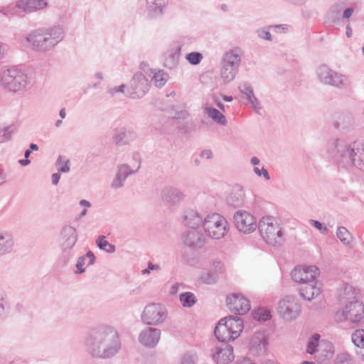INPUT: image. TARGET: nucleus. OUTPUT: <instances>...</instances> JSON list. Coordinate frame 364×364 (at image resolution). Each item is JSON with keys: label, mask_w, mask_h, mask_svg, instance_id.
<instances>
[{"label": "nucleus", "mask_w": 364, "mask_h": 364, "mask_svg": "<svg viewBox=\"0 0 364 364\" xmlns=\"http://www.w3.org/2000/svg\"><path fill=\"white\" fill-rule=\"evenodd\" d=\"M85 344L89 355L101 359L111 358L121 349L118 332L109 326H100L90 331Z\"/></svg>", "instance_id": "1"}, {"label": "nucleus", "mask_w": 364, "mask_h": 364, "mask_svg": "<svg viewBox=\"0 0 364 364\" xmlns=\"http://www.w3.org/2000/svg\"><path fill=\"white\" fill-rule=\"evenodd\" d=\"M329 151L340 165L345 168L353 166L364 172V144H350L343 140L337 139Z\"/></svg>", "instance_id": "2"}, {"label": "nucleus", "mask_w": 364, "mask_h": 364, "mask_svg": "<svg viewBox=\"0 0 364 364\" xmlns=\"http://www.w3.org/2000/svg\"><path fill=\"white\" fill-rule=\"evenodd\" d=\"M64 37L60 27L36 29L25 37L26 46L38 52H47L54 48Z\"/></svg>", "instance_id": "3"}, {"label": "nucleus", "mask_w": 364, "mask_h": 364, "mask_svg": "<svg viewBox=\"0 0 364 364\" xmlns=\"http://www.w3.org/2000/svg\"><path fill=\"white\" fill-rule=\"evenodd\" d=\"M242 329V320L238 316H230L219 321L214 333L219 341L227 343L238 338Z\"/></svg>", "instance_id": "4"}, {"label": "nucleus", "mask_w": 364, "mask_h": 364, "mask_svg": "<svg viewBox=\"0 0 364 364\" xmlns=\"http://www.w3.org/2000/svg\"><path fill=\"white\" fill-rule=\"evenodd\" d=\"M258 228L267 243L275 246L282 244L283 232L278 222L271 216L262 217L258 223Z\"/></svg>", "instance_id": "5"}, {"label": "nucleus", "mask_w": 364, "mask_h": 364, "mask_svg": "<svg viewBox=\"0 0 364 364\" xmlns=\"http://www.w3.org/2000/svg\"><path fill=\"white\" fill-rule=\"evenodd\" d=\"M242 51L240 48H234L227 51L222 60L220 76L225 82L232 81L241 63Z\"/></svg>", "instance_id": "6"}, {"label": "nucleus", "mask_w": 364, "mask_h": 364, "mask_svg": "<svg viewBox=\"0 0 364 364\" xmlns=\"http://www.w3.org/2000/svg\"><path fill=\"white\" fill-rule=\"evenodd\" d=\"M203 226L206 234L215 240L224 237L228 231V221L223 215L216 213L205 217Z\"/></svg>", "instance_id": "7"}, {"label": "nucleus", "mask_w": 364, "mask_h": 364, "mask_svg": "<svg viewBox=\"0 0 364 364\" xmlns=\"http://www.w3.org/2000/svg\"><path fill=\"white\" fill-rule=\"evenodd\" d=\"M27 75L16 67H12L4 71L1 77V82L4 87L14 92L24 89L27 85Z\"/></svg>", "instance_id": "8"}, {"label": "nucleus", "mask_w": 364, "mask_h": 364, "mask_svg": "<svg viewBox=\"0 0 364 364\" xmlns=\"http://www.w3.org/2000/svg\"><path fill=\"white\" fill-rule=\"evenodd\" d=\"M166 309L160 304H147L141 314V321L149 326H158L167 318Z\"/></svg>", "instance_id": "9"}, {"label": "nucleus", "mask_w": 364, "mask_h": 364, "mask_svg": "<svg viewBox=\"0 0 364 364\" xmlns=\"http://www.w3.org/2000/svg\"><path fill=\"white\" fill-rule=\"evenodd\" d=\"M316 73L319 80L325 85L343 88L350 84V80L347 76L332 70L326 65H320L316 70Z\"/></svg>", "instance_id": "10"}, {"label": "nucleus", "mask_w": 364, "mask_h": 364, "mask_svg": "<svg viewBox=\"0 0 364 364\" xmlns=\"http://www.w3.org/2000/svg\"><path fill=\"white\" fill-rule=\"evenodd\" d=\"M279 314L286 321L296 319L301 313V305L293 296H287L278 303Z\"/></svg>", "instance_id": "11"}, {"label": "nucleus", "mask_w": 364, "mask_h": 364, "mask_svg": "<svg viewBox=\"0 0 364 364\" xmlns=\"http://www.w3.org/2000/svg\"><path fill=\"white\" fill-rule=\"evenodd\" d=\"M77 230L70 225H64L60 232L59 245L63 254L69 256L77 241Z\"/></svg>", "instance_id": "12"}, {"label": "nucleus", "mask_w": 364, "mask_h": 364, "mask_svg": "<svg viewBox=\"0 0 364 364\" xmlns=\"http://www.w3.org/2000/svg\"><path fill=\"white\" fill-rule=\"evenodd\" d=\"M236 228L245 234H250L254 232L257 227L255 218L249 212L237 210L233 216Z\"/></svg>", "instance_id": "13"}, {"label": "nucleus", "mask_w": 364, "mask_h": 364, "mask_svg": "<svg viewBox=\"0 0 364 364\" xmlns=\"http://www.w3.org/2000/svg\"><path fill=\"white\" fill-rule=\"evenodd\" d=\"M149 84L148 80L141 73H136L129 83L128 92L133 99L142 97L149 90Z\"/></svg>", "instance_id": "14"}, {"label": "nucleus", "mask_w": 364, "mask_h": 364, "mask_svg": "<svg viewBox=\"0 0 364 364\" xmlns=\"http://www.w3.org/2000/svg\"><path fill=\"white\" fill-rule=\"evenodd\" d=\"M319 274V269L316 266L311 265L304 267H295L291 272V275L294 282L304 284V282H313Z\"/></svg>", "instance_id": "15"}, {"label": "nucleus", "mask_w": 364, "mask_h": 364, "mask_svg": "<svg viewBox=\"0 0 364 364\" xmlns=\"http://www.w3.org/2000/svg\"><path fill=\"white\" fill-rule=\"evenodd\" d=\"M342 314L346 320L353 323L358 322L364 316V305L361 301L354 299L346 304Z\"/></svg>", "instance_id": "16"}, {"label": "nucleus", "mask_w": 364, "mask_h": 364, "mask_svg": "<svg viewBox=\"0 0 364 364\" xmlns=\"http://www.w3.org/2000/svg\"><path fill=\"white\" fill-rule=\"evenodd\" d=\"M229 310L235 314L242 315L250 309V301L240 294H233L226 299Z\"/></svg>", "instance_id": "17"}, {"label": "nucleus", "mask_w": 364, "mask_h": 364, "mask_svg": "<svg viewBox=\"0 0 364 364\" xmlns=\"http://www.w3.org/2000/svg\"><path fill=\"white\" fill-rule=\"evenodd\" d=\"M185 194L178 188L167 186L161 191V198L163 203L168 207H176L183 201Z\"/></svg>", "instance_id": "18"}, {"label": "nucleus", "mask_w": 364, "mask_h": 364, "mask_svg": "<svg viewBox=\"0 0 364 364\" xmlns=\"http://www.w3.org/2000/svg\"><path fill=\"white\" fill-rule=\"evenodd\" d=\"M161 330L154 327H146L139 334V342L149 348H154L161 338Z\"/></svg>", "instance_id": "19"}, {"label": "nucleus", "mask_w": 364, "mask_h": 364, "mask_svg": "<svg viewBox=\"0 0 364 364\" xmlns=\"http://www.w3.org/2000/svg\"><path fill=\"white\" fill-rule=\"evenodd\" d=\"M139 168V161L138 162L135 170L132 169L129 166L125 164L118 165L117 171L115 177L112 182L111 187L114 189H117L122 187L127 178L129 175L136 173Z\"/></svg>", "instance_id": "20"}, {"label": "nucleus", "mask_w": 364, "mask_h": 364, "mask_svg": "<svg viewBox=\"0 0 364 364\" xmlns=\"http://www.w3.org/2000/svg\"><path fill=\"white\" fill-rule=\"evenodd\" d=\"M185 245L192 249H199L204 246L205 238L203 234L196 230L185 232L182 235Z\"/></svg>", "instance_id": "21"}, {"label": "nucleus", "mask_w": 364, "mask_h": 364, "mask_svg": "<svg viewBox=\"0 0 364 364\" xmlns=\"http://www.w3.org/2000/svg\"><path fill=\"white\" fill-rule=\"evenodd\" d=\"M212 357L218 364L231 362L234 360L233 348L230 345H225L223 348L215 347Z\"/></svg>", "instance_id": "22"}, {"label": "nucleus", "mask_w": 364, "mask_h": 364, "mask_svg": "<svg viewBox=\"0 0 364 364\" xmlns=\"http://www.w3.org/2000/svg\"><path fill=\"white\" fill-rule=\"evenodd\" d=\"M203 219L200 213L193 209L186 210L183 215L184 225L193 229L203 225Z\"/></svg>", "instance_id": "23"}, {"label": "nucleus", "mask_w": 364, "mask_h": 364, "mask_svg": "<svg viewBox=\"0 0 364 364\" xmlns=\"http://www.w3.org/2000/svg\"><path fill=\"white\" fill-rule=\"evenodd\" d=\"M239 90L240 92L246 96V99L252 108L257 113H259L261 109L260 103L257 98L255 97L252 87L248 82H242L239 85Z\"/></svg>", "instance_id": "24"}, {"label": "nucleus", "mask_w": 364, "mask_h": 364, "mask_svg": "<svg viewBox=\"0 0 364 364\" xmlns=\"http://www.w3.org/2000/svg\"><path fill=\"white\" fill-rule=\"evenodd\" d=\"M300 295L305 299L311 301L315 297L320 295L321 291L320 287L317 286V282L314 280L313 282H304L299 290Z\"/></svg>", "instance_id": "25"}, {"label": "nucleus", "mask_w": 364, "mask_h": 364, "mask_svg": "<svg viewBox=\"0 0 364 364\" xmlns=\"http://www.w3.org/2000/svg\"><path fill=\"white\" fill-rule=\"evenodd\" d=\"M14 247L13 235L7 231L0 232V256L11 253Z\"/></svg>", "instance_id": "26"}, {"label": "nucleus", "mask_w": 364, "mask_h": 364, "mask_svg": "<svg viewBox=\"0 0 364 364\" xmlns=\"http://www.w3.org/2000/svg\"><path fill=\"white\" fill-rule=\"evenodd\" d=\"M46 0H19L16 6L26 12H33L43 9L47 6Z\"/></svg>", "instance_id": "27"}, {"label": "nucleus", "mask_w": 364, "mask_h": 364, "mask_svg": "<svg viewBox=\"0 0 364 364\" xmlns=\"http://www.w3.org/2000/svg\"><path fill=\"white\" fill-rule=\"evenodd\" d=\"M245 202V191L240 186H235L227 198L229 205L237 208L243 205Z\"/></svg>", "instance_id": "28"}, {"label": "nucleus", "mask_w": 364, "mask_h": 364, "mask_svg": "<svg viewBox=\"0 0 364 364\" xmlns=\"http://www.w3.org/2000/svg\"><path fill=\"white\" fill-rule=\"evenodd\" d=\"M250 350L257 355H260L266 351L267 341L266 338L259 333L255 334L250 341Z\"/></svg>", "instance_id": "29"}, {"label": "nucleus", "mask_w": 364, "mask_h": 364, "mask_svg": "<svg viewBox=\"0 0 364 364\" xmlns=\"http://www.w3.org/2000/svg\"><path fill=\"white\" fill-rule=\"evenodd\" d=\"M147 11L153 17L161 16L165 6V0H146Z\"/></svg>", "instance_id": "30"}, {"label": "nucleus", "mask_w": 364, "mask_h": 364, "mask_svg": "<svg viewBox=\"0 0 364 364\" xmlns=\"http://www.w3.org/2000/svg\"><path fill=\"white\" fill-rule=\"evenodd\" d=\"M204 112L208 114V116L211 118L215 122L225 126L228 123V121L223 114H222L219 110L215 108L210 107L205 105L203 107Z\"/></svg>", "instance_id": "31"}, {"label": "nucleus", "mask_w": 364, "mask_h": 364, "mask_svg": "<svg viewBox=\"0 0 364 364\" xmlns=\"http://www.w3.org/2000/svg\"><path fill=\"white\" fill-rule=\"evenodd\" d=\"M132 132L126 128L117 129L112 137L114 143L117 145L126 144L127 139L131 136Z\"/></svg>", "instance_id": "32"}, {"label": "nucleus", "mask_w": 364, "mask_h": 364, "mask_svg": "<svg viewBox=\"0 0 364 364\" xmlns=\"http://www.w3.org/2000/svg\"><path fill=\"white\" fill-rule=\"evenodd\" d=\"M344 7L343 2H338L333 4L329 9L328 18L333 23L339 21L341 16V12Z\"/></svg>", "instance_id": "33"}, {"label": "nucleus", "mask_w": 364, "mask_h": 364, "mask_svg": "<svg viewBox=\"0 0 364 364\" xmlns=\"http://www.w3.org/2000/svg\"><path fill=\"white\" fill-rule=\"evenodd\" d=\"M320 336L319 334L313 335L309 340L306 346V352L309 354H314L317 350H321L322 342L319 343Z\"/></svg>", "instance_id": "34"}, {"label": "nucleus", "mask_w": 364, "mask_h": 364, "mask_svg": "<svg viewBox=\"0 0 364 364\" xmlns=\"http://www.w3.org/2000/svg\"><path fill=\"white\" fill-rule=\"evenodd\" d=\"M351 339L355 346L362 348L360 354L364 358V329L355 331L352 333Z\"/></svg>", "instance_id": "35"}, {"label": "nucleus", "mask_w": 364, "mask_h": 364, "mask_svg": "<svg viewBox=\"0 0 364 364\" xmlns=\"http://www.w3.org/2000/svg\"><path fill=\"white\" fill-rule=\"evenodd\" d=\"M151 73L154 74L151 81L156 87H163L168 80V75L164 70H158L154 72L151 70Z\"/></svg>", "instance_id": "36"}, {"label": "nucleus", "mask_w": 364, "mask_h": 364, "mask_svg": "<svg viewBox=\"0 0 364 364\" xmlns=\"http://www.w3.org/2000/svg\"><path fill=\"white\" fill-rule=\"evenodd\" d=\"M180 301L184 307H191L197 301L195 295L191 292H185L180 295Z\"/></svg>", "instance_id": "37"}, {"label": "nucleus", "mask_w": 364, "mask_h": 364, "mask_svg": "<svg viewBox=\"0 0 364 364\" xmlns=\"http://www.w3.org/2000/svg\"><path fill=\"white\" fill-rule=\"evenodd\" d=\"M336 235L339 240L345 245L349 244L351 241V234L345 227H338Z\"/></svg>", "instance_id": "38"}, {"label": "nucleus", "mask_w": 364, "mask_h": 364, "mask_svg": "<svg viewBox=\"0 0 364 364\" xmlns=\"http://www.w3.org/2000/svg\"><path fill=\"white\" fill-rule=\"evenodd\" d=\"M58 171L61 173H68L70 171V161L65 156H59L56 161Z\"/></svg>", "instance_id": "39"}, {"label": "nucleus", "mask_w": 364, "mask_h": 364, "mask_svg": "<svg viewBox=\"0 0 364 364\" xmlns=\"http://www.w3.org/2000/svg\"><path fill=\"white\" fill-rule=\"evenodd\" d=\"M353 119L350 115L342 114L339 117V121L334 124V126L337 128L340 127L342 128H348L353 124Z\"/></svg>", "instance_id": "40"}, {"label": "nucleus", "mask_w": 364, "mask_h": 364, "mask_svg": "<svg viewBox=\"0 0 364 364\" xmlns=\"http://www.w3.org/2000/svg\"><path fill=\"white\" fill-rule=\"evenodd\" d=\"M271 318L270 311L265 308H259L254 313V318L258 321H267Z\"/></svg>", "instance_id": "41"}, {"label": "nucleus", "mask_w": 364, "mask_h": 364, "mask_svg": "<svg viewBox=\"0 0 364 364\" xmlns=\"http://www.w3.org/2000/svg\"><path fill=\"white\" fill-rule=\"evenodd\" d=\"M186 58L190 64L196 65L201 62L203 59V55L199 52H191L187 54Z\"/></svg>", "instance_id": "42"}, {"label": "nucleus", "mask_w": 364, "mask_h": 364, "mask_svg": "<svg viewBox=\"0 0 364 364\" xmlns=\"http://www.w3.org/2000/svg\"><path fill=\"white\" fill-rule=\"evenodd\" d=\"M200 278L204 283L211 284L216 282L218 277H217V273H213L210 270L207 272H204Z\"/></svg>", "instance_id": "43"}, {"label": "nucleus", "mask_w": 364, "mask_h": 364, "mask_svg": "<svg viewBox=\"0 0 364 364\" xmlns=\"http://www.w3.org/2000/svg\"><path fill=\"white\" fill-rule=\"evenodd\" d=\"M322 348H323L324 353H321V355L325 357L327 359L331 358L334 353L333 346L330 342H323L322 341Z\"/></svg>", "instance_id": "44"}, {"label": "nucleus", "mask_w": 364, "mask_h": 364, "mask_svg": "<svg viewBox=\"0 0 364 364\" xmlns=\"http://www.w3.org/2000/svg\"><path fill=\"white\" fill-rule=\"evenodd\" d=\"M334 364H353V360L347 353H341L337 355Z\"/></svg>", "instance_id": "45"}, {"label": "nucleus", "mask_w": 364, "mask_h": 364, "mask_svg": "<svg viewBox=\"0 0 364 364\" xmlns=\"http://www.w3.org/2000/svg\"><path fill=\"white\" fill-rule=\"evenodd\" d=\"M9 129V127L0 128V143H3L11 139V132Z\"/></svg>", "instance_id": "46"}, {"label": "nucleus", "mask_w": 364, "mask_h": 364, "mask_svg": "<svg viewBox=\"0 0 364 364\" xmlns=\"http://www.w3.org/2000/svg\"><path fill=\"white\" fill-rule=\"evenodd\" d=\"M196 360L197 357L195 354L186 353L181 358V364H196Z\"/></svg>", "instance_id": "47"}, {"label": "nucleus", "mask_w": 364, "mask_h": 364, "mask_svg": "<svg viewBox=\"0 0 364 364\" xmlns=\"http://www.w3.org/2000/svg\"><path fill=\"white\" fill-rule=\"evenodd\" d=\"M211 266L212 269L210 271H212L213 273H217V277H218L219 274L223 273L225 270L224 266L220 261L218 260H213L212 262Z\"/></svg>", "instance_id": "48"}, {"label": "nucleus", "mask_w": 364, "mask_h": 364, "mask_svg": "<svg viewBox=\"0 0 364 364\" xmlns=\"http://www.w3.org/2000/svg\"><path fill=\"white\" fill-rule=\"evenodd\" d=\"M0 307H4V309H6L7 310H9V304L7 294L3 290L0 291Z\"/></svg>", "instance_id": "49"}, {"label": "nucleus", "mask_w": 364, "mask_h": 364, "mask_svg": "<svg viewBox=\"0 0 364 364\" xmlns=\"http://www.w3.org/2000/svg\"><path fill=\"white\" fill-rule=\"evenodd\" d=\"M96 243L97 247L102 250H105L107 245H109V242L105 240L104 235H100L96 240Z\"/></svg>", "instance_id": "50"}, {"label": "nucleus", "mask_w": 364, "mask_h": 364, "mask_svg": "<svg viewBox=\"0 0 364 364\" xmlns=\"http://www.w3.org/2000/svg\"><path fill=\"white\" fill-rule=\"evenodd\" d=\"M254 172L258 176H263L266 180H269L270 179V176H269V174L268 173V171L266 168H264V167H262L261 169H259L258 167H255L254 168Z\"/></svg>", "instance_id": "51"}, {"label": "nucleus", "mask_w": 364, "mask_h": 364, "mask_svg": "<svg viewBox=\"0 0 364 364\" xmlns=\"http://www.w3.org/2000/svg\"><path fill=\"white\" fill-rule=\"evenodd\" d=\"M86 257H80L77 259L76 267L77 269L76 273L81 274L85 272V269L82 267L85 264Z\"/></svg>", "instance_id": "52"}, {"label": "nucleus", "mask_w": 364, "mask_h": 364, "mask_svg": "<svg viewBox=\"0 0 364 364\" xmlns=\"http://www.w3.org/2000/svg\"><path fill=\"white\" fill-rule=\"evenodd\" d=\"M311 223L318 230H321L323 233L327 232L328 228L324 227L323 228V225L317 220H311Z\"/></svg>", "instance_id": "53"}, {"label": "nucleus", "mask_w": 364, "mask_h": 364, "mask_svg": "<svg viewBox=\"0 0 364 364\" xmlns=\"http://www.w3.org/2000/svg\"><path fill=\"white\" fill-rule=\"evenodd\" d=\"M258 36L263 39L266 40H270L271 39V34L269 31L262 29L258 31Z\"/></svg>", "instance_id": "54"}, {"label": "nucleus", "mask_w": 364, "mask_h": 364, "mask_svg": "<svg viewBox=\"0 0 364 364\" xmlns=\"http://www.w3.org/2000/svg\"><path fill=\"white\" fill-rule=\"evenodd\" d=\"M124 88H125V85H122L118 87H114L110 88L108 92L109 94H111L112 95L118 92H121L123 93V92H124Z\"/></svg>", "instance_id": "55"}, {"label": "nucleus", "mask_w": 364, "mask_h": 364, "mask_svg": "<svg viewBox=\"0 0 364 364\" xmlns=\"http://www.w3.org/2000/svg\"><path fill=\"white\" fill-rule=\"evenodd\" d=\"M83 257H86V259H90V261L87 263V265H92L95 263V257L91 251H88Z\"/></svg>", "instance_id": "56"}, {"label": "nucleus", "mask_w": 364, "mask_h": 364, "mask_svg": "<svg viewBox=\"0 0 364 364\" xmlns=\"http://www.w3.org/2000/svg\"><path fill=\"white\" fill-rule=\"evenodd\" d=\"M354 12V9L353 7H348L343 12V18L348 19Z\"/></svg>", "instance_id": "57"}, {"label": "nucleus", "mask_w": 364, "mask_h": 364, "mask_svg": "<svg viewBox=\"0 0 364 364\" xmlns=\"http://www.w3.org/2000/svg\"><path fill=\"white\" fill-rule=\"evenodd\" d=\"M200 156L210 159L212 158L213 154L210 150H203L200 152Z\"/></svg>", "instance_id": "58"}, {"label": "nucleus", "mask_w": 364, "mask_h": 364, "mask_svg": "<svg viewBox=\"0 0 364 364\" xmlns=\"http://www.w3.org/2000/svg\"><path fill=\"white\" fill-rule=\"evenodd\" d=\"M60 172L58 171V173H55L52 175V183L53 185L56 186L58 182H59V180L60 178Z\"/></svg>", "instance_id": "59"}, {"label": "nucleus", "mask_w": 364, "mask_h": 364, "mask_svg": "<svg viewBox=\"0 0 364 364\" xmlns=\"http://www.w3.org/2000/svg\"><path fill=\"white\" fill-rule=\"evenodd\" d=\"M213 101L216 105L223 111H225V105L218 100V97L213 96Z\"/></svg>", "instance_id": "60"}, {"label": "nucleus", "mask_w": 364, "mask_h": 364, "mask_svg": "<svg viewBox=\"0 0 364 364\" xmlns=\"http://www.w3.org/2000/svg\"><path fill=\"white\" fill-rule=\"evenodd\" d=\"M9 310L4 309V307H0V321L4 319L8 314Z\"/></svg>", "instance_id": "61"}, {"label": "nucleus", "mask_w": 364, "mask_h": 364, "mask_svg": "<svg viewBox=\"0 0 364 364\" xmlns=\"http://www.w3.org/2000/svg\"><path fill=\"white\" fill-rule=\"evenodd\" d=\"M180 287V284H173L171 287V289H170V294H176L178 289V287Z\"/></svg>", "instance_id": "62"}, {"label": "nucleus", "mask_w": 364, "mask_h": 364, "mask_svg": "<svg viewBox=\"0 0 364 364\" xmlns=\"http://www.w3.org/2000/svg\"><path fill=\"white\" fill-rule=\"evenodd\" d=\"M149 269L150 270H160L161 267L158 264H154L151 262L148 263Z\"/></svg>", "instance_id": "63"}, {"label": "nucleus", "mask_w": 364, "mask_h": 364, "mask_svg": "<svg viewBox=\"0 0 364 364\" xmlns=\"http://www.w3.org/2000/svg\"><path fill=\"white\" fill-rule=\"evenodd\" d=\"M352 28L350 26V24H348L346 27V35L348 38H350L352 36Z\"/></svg>", "instance_id": "64"}]
</instances>
